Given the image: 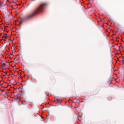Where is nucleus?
<instances>
[{
	"instance_id": "nucleus-1",
	"label": "nucleus",
	"mask_w": 124,
	"mask_h": 124,
	"mask_svg": "<svg viewBox=\"0 0 124 124\" xmlns=\"http://www.w3.org/2000/svg\"><path fill=\"white\" fill-rule=\"evenodd\" d=\"M47 5L46 3H44L41 4L38 8L33 11L31 14L27 16L26 18H30L35 16L36 15L42 12L45 6Z\"/></svg>"
},
{
	"instance_id": "nucleus-2",
	"label": "nucleus",
	"mask_w": 124,
	"mask_h": 124,
	"mask_svg": "<svg viewBox=\"0 0 124 124\" xmlns=\"http://www.w3.org/2000/svg\"><path fill=\"white\" fill-rule=\"evenodd\" d=\"M1 66L3 69H5L7 67L6 64L4 62V61H2L1 63Z\"/></svg>"
},
{
	"instance_id": "nucleus-3",
	"label": "nucleus",
	"mask_w": 124,
	"mask_h": 124,
	"mask_svg": "<svg viewBox=\"0 0 124 124\" xmlns=\"http://www.w3.org/2000/svg\"><path fill=\"white\" fill-rule=\"evenodd\" d=\"M3 39L4 40H5L7 38V35L6 34H4L2 37Z\"/></svg>"
},
{
	"instance_id": "nucleus-4",
	"label": "nucleus",
	"mask_w": 124,
	"mask_h": 124,
	"mask_svg": "<svg viewBox=\"0 0 124 124\" xmlns=\"http://www.w3.org/2000/svg\"><path fill=\"white\" fill-rule=\"evenodd\" d=\"M60 101V99H56L55 100V101H56V102H59Z\"/></svg>"
},
{
	"instance_id": "nucleus-5",
	"label": "nucleus",
	"mask_w": 124,
	"mask_h": 124,
	"mask_svg": "<svg viewBox=\"0 0 124 124\" xmlns=\"http://www.w3.org/2000/svg\"><path fill=\"white\" fill-rule=\"evenodd\" d=\"M3 4V3L1 2V1H0V7H1Z\"/></svg>"
},
{
	"instance_id": "nucleus-6",
	"label": "nucleus",
	"mask_w": 124,
	"mask_h": 124,
	"mask_svg": "<svg viewBox=\"0 0 124 124\" xmlns=\"http://www.w3.org/2000/svg\"><path fill=\"white\" fill-rule=\"evenodd\" d=\"M18 98V100H19V101H20V98Z\"/></svg>"
},
{
	"instance_id": "nucleus-7",
	"label": "nucleus",
	"mask_w": 124,
	"mask_h": 124,
	"mask_svg": "<svg viewBox=\"0 0 124 124\" xmlns=\"http://www.w3.org/2000/svg\"><path fill=\"white\" fill-rule=\"evenodd\" d=\"M21 77V78L22 79L23 78V77Z\"/></svg>"
}]
</instances>
